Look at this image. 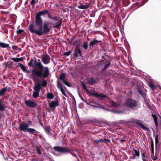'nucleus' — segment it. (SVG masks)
Listing matches in <instances>:
<instances>
[{"label":"nucleus","mask_w":161,"mask_h":161,"mask_svg":"<svg viewBox=\"0 0 161 161\" xmlns=\"http://www.w3.org/2000/svg\"><path fill=\"white\" fill-rule=\"evenodd\" d=\"M28 65L29 67L33 68L31 74L34 81L38 79H46L49 77V68L47 66H44L40 59H35L33 61V58H31Z\"/></svg>","instance_id":"2"},{"label":"nucleus","mask_w":161,"mask_h":161,"mask_svg":"<svg viewBox=\"0 0 161 161\" xmlns=\"http://www.w3.org/2000/svg\"><path fill=\"white\" fill-rule=\"evenodd\" d=\"M47 96L48 98L52 99L53 98L54 96L52 93L48 92L47 94Z\"/></svg>","instance_id":"27"},{"label":"nucleus","mask_w":161,"mask_h":161,"mask_svg":"<svg viewBox=\"0 0 161 161\" xmlns=\"http://www.w3.org/2000/svg\"><path fill=\"white\" fill-rule=\"evenodd\" d=\"M143 161H147L146 160H145V159H143Z\"/></svg>","instance_id":"64"},{"label":"nucleus","mask_w":161,"mask_h":161,"mask_svg":"<svg viewBox=\"0 0 161 161\" xmlns=\"http://www.w3.org/2000/svg\"><path fill=\"white\" fill-rule=\"evenodd\" d=\"M36 151H37V152L38 153V154H41V150L38 147H37Z\"/></svg>","instance_id":"41"},{"label":"nucleus","mask_w":161,"mask_h":161,"mask_svg":"<svg viewBox=\"0 0 161 161\" xmlns=\"http://www.w3.org/2000/svg\"><path fill=\"white\" fill-rule=\"evenodd\" d=\"M90 105L92 107H96L97 108H102L103 109L107 110L104 108L103 105H101L100 103L97 104V105H93L92 104H90Z\"/></svg>","instance_id":"23"},{"label":"nucleus","mask_w":161,"mask_h":161,"mask_svg":"<svg viewBox=\"0 0 161 161\" xmlns=\"http://www.w3.org/2000/svg\"><path fill=\"white\" fill-rule=\"evenodd\" d=\"M101 140L103 141H102V142H103L104 143H110L111 142L110 140L108 139H106L105 138H103V139H101Z\"/></svg>","instance_id":"33"},{"label":"nucleus","mask_w":161,"mask_h":161,"mask_svg":"<svg viewBox=\"0 0 161 161\" xmlns=\"http://www.w3.org/2000/svg\"><path fill=\"white\" fill-rule=\"evenodd\" d=\"M25 104L27 106L31 108H34L37 105V104L35 102L31 100H26Z\"/></svg>","instance_id":"9"},{"label":"nucleus","mask_w":161,"mask_h":161,"mask_svg":"<svg viewBox=\"0 0 161 161\" xmlns=\"http://www.w3.org/2000/svg\"><path fill=\"white\" fill-rule=\"evenodd\" d=\"M19 67L20 69H22L24 72H25L26 69L25 67L21 63H19Z\"/></svg>","instance_id":"32"},{"label":"nucleus","mask_w":161,"mask_h":161,"mask_svg":"<svg viewBox=\"0 0 161 161\" xmlns=\"http://www.w3.org/2000/svg\"><path fill=\"white\" fill-rule=\"evenodd\" d=\"M4 65H5V68H6L7 67L9 66V64H8V63H5L4 64Z\"/></svg>","instance_id":"45"},{"label":"nucleus","mask_w":161,"mask_h":161,"mask_svg":"<svg viewBox=\"0 0 161 161\" xmlns=\"http://www.w3.org/2000/svg\"><path fill=\"white\" fill-rule=\"evenodd\" d=\"M102 44V43L101 40H97L96 38H94L91 41L89 44V46L90 47H93L94 45H100Z\"/></svg>","instance_id":"11"},{"label":"nucleus","mask_w":161,"mask_h":161,"mask_svg":"<svg viewBox=\"0 0 161 161\" xmlns=\"http://www.w3.org/2000/svg\"><path fill=\"white\" fill-rule=\"evenodd\" d=\"M152 116L154 119L155 125L156 127H158V123L157 118L155 114H152Z\"/></svg>","instance_id":"21"},{"label":"nucleus","mask_w":161,"mask_h":161,"mask_svg":"<svg viewBox=\"0 0 161 161\" xmlns=\"http://www.w3.org/2000/svg\"><path fill=\"white\" fill-rule=\"evenodd\" d=\"M155 156L154 155V154H151V158L153 160H156L157 159V157L156 156V153L155 154Z\"/></svg>","instance_id":"37"},{"label":"nucleus","mask_w":161,"mask_h":161,"mask_svg":"<svg viewBox=\"0 0 161 161\" xmlns=\"http://www.w3.org/2000/svg\"><path fill=\"white\" fill-rule=\"evenodd\" d=\"M62 93L63 94V95H64V96H65L66 97H67V96L66 93H65V92H64H64H62Z\"/></svg>","instance_id":"49"},{"label":"nucleus","mask_w":161,"mask_h":161,"mask_svg":"<svg viewBox=\"0 0 161 161\" xmlns=\"http://www.w3.org/2000/svg\"><path fill=\"white\" fill-rule=\"evenodd\" d=\"M80 40H79L78 42L76 43V47L75 48H79L80 46Z\"/></svg>","instance_id":"44"},{"label":"nucleus","mask_w":161,"mask_h":161,"mask_svg":"<svg viewBox=\"0 0 161 161\" xmlns=\"http://www.w3.org/2000/svg\"><path fill=\"white\" fill-rule=\"evenodd\" d=\"M150 140H151V143L152 142H153V139H152V137H151V138H150Z\"/></svg>","instance_id":"58"},{"label":"nucleus","mask_w":161,"mask_h":161,"mask_svg":"<svg viewBox=\"0 0 161 161\" xmlns=\"http://www.w3.org/2000/svg\"><path fill=\"white\" fill-rule=\"evenodd\" d=\"M122 1L123 4L125 7L127 6L130 3L129 0H123Z\"/></svg>","instance_id":"25"},{"label":"nucleus","mask_w":161,"mask_h":161,"mask_svg":"<svg viewBox=\"0 0 161 161\" xmlns=\"http://www.w3.org/2000/svg\"><path fill=\"white\" fill-rule=\"evenodd\" d=\"M4 60V58L3 56L2 55L0 56V61H2Z\"/></svg>","instance_id":"46"},{"label":"nucleus","mask_w":161,"mask_h":161,"mask_svg":"<svg viewBox=\"0 0 161 161\" xmlns=\"http://www.w3.org/2000/svg\"><path fill=\"white\" fill-rule=\"evenodd\" d=\"M25 31L24 30L19 29L16 31V33L18 35H19L22 34V33L24 32Z\"/></svg>","instance_id":"36"},{"label":"nucleus","mask_w":161,"mask_h":161,"mask_svg":"<svg viewBox=\"0 0 161 161\" xmlns=\"http://www.w3.org/2000/svg\"><path fill=\"white\" fill-rule=\"evenodd\" d=\"M87 83L89 85H93L96 83L95 79L93 78H88L86 79Z\"/></svg>","instance_id":"13"},{"label":"nucleus","mask_w":161,"mask_h":161,"mask_svg":"<svg viewBox=\"0 0 161 161\" xmlns=\"http://www.w3.org/2000/svg\"><path fill=\"white\" fill-rule=\"evenodd\" d=\"M27 122L30 124H31L32 123L31 121L30 120L28 121Z\"/></svg>","instance_id":"57"},{"label":"nucleus","mask_w":161,"mask_h":161,"mask_svg":"<svg viewBox=\"0 0 161 161\" xmlns=\"http://www.w3.org/2000/svg\"><path fill=\"white\" fill-rule=\"evenodd\" d=\"M58 105V101H52L49 104V107L51 108H54Z\"/></svg>","instance_id":"17"},{"label":"nucleus","mask_w":161,"mask_h":161,"mask_svg":"<svg viewBox=\"0 0 161 161\" xmlns=\"http://www.w3.org/2000/svg\"><path fill=\"white\" fill-rule=\"evenodd\" d=\"M18 47L16 46H12V48L14 50H17Z\"/></svg>","instance_id":"43"},{"label":"nucleus","mask_w":161,"mask_h":161,"mask_svg":"<svg viewBox=\"0 0 161 161\" xmlns=\"http://www.w3.org/2000/svg\"><path fill=\"white\" fill-rule=\"evenodd\" d=\"M155 147H157V145L158 143V135L157 134L155 137Z\"/></svg>","instance_id":"35"},{"label":"nucleus","mask_w":161,"mask_h":161,"mask_svg":"<svg viewBox=\"0 0 161 161\" xmlns=\"http://www.w3.org/2000/svg\"><path fill=\"white\" fill-rule=\"evenodd\" d=\"M42 80L41 83H40V86L43 87H45L47 85V81L46 80H45V79H41Z\"/></svg>","instance_id":"18"},{"label":"nucleus","mask_w":161,"mask_h":161,"mask_svg":"<svg viewBox=\"0 0 161 161\" xmlns=\"http://www.w3.org/2000/svg\"><path fill=\"white\" fill-rule=\"evenodd\" d=\"M71 154L74 156L75 157L76 156V155L75 154H73L71 153Z\"/></svg>","instance_id":"60"},{"label":"nucleus","mask_w":161,"mask_h":161,"mask_svg":"<svg viewBox=\"0 0 161 161\" xmlns=\"http://www.w3.org/2000/svg\"><path fill=\"white\" fill-rule=\"evenodd\" d=\"M41 58L42 62L45 64H47L50 62V57L47 54L42 55Z\"/></svg>","instance_id":"8"},{"label":"nucleus","mask_w":161,"mask_h":161,"mask_svg":"<svg viewBox=\"0 0 161 161\" xmlns=\"http://www.w3.org/2000/svg\"><path fill=\"white\" fill-rule=\"evenodd\" d=\"M45 130L47 131V134L49 132H50L51 130V127L50 126L46 127L45 129Z\"/></svg>","instance_id":"39"},{"label":"nucleus","mask_w":161,"mask_h":161,"mask_svg":"<svg viewBox=\"0 0 161 161\" xmlns=\"http://www.w3.org/2000/svg\"><path fill=\"white\" fill-rule=\"evenodd\" d=\"M11 59L15 62H19L20 61H21L23 60V58L22 57H21L20 58H11Z\"/></svg>","instance_id":"22"},{"label":"nucleus","mask_w":161,"mask_h":161,"mask_svg":"<svg viewBox=\"0 0 161 161\" xmlns=\"http://www.w3.org/2000/svg\"><path fill=\"white\" fill-rule=\"evenodd\" d=\"M148 85L151 89L153 90H154L156 88V86L154 84L153 82L151 80L149 81L148 83Z\"/></svg>","instance_id":"16"},{"label":"nucleus","mask_w":161,"mask_h":161,"mask_svg":"<svg viewBox=\"0 0 161 161\" xmlns=\"http://www.w3.org/2000/svg\"><path fill=\"white\" fill-rule=\"evenodd\" d=\"M101 139L95 140L94 141V142L95 144H98L99 143L103 141Z\"/></svg>","instance_id":"38"},{"label":"nucleus","mask_w":161,"mask_h":161,"mask_svg":"<svg viewBox=\"0 0 161 161\" xmlns=\"http://www.w3.org/2000/svg\"><path fill=\"white\" fill-rule=\"evenodd\" d=\"M9 46L8 44L5 43L3 42H0V47L3 48L8 47Z\"/></svg>","instance_id":"24"},{"label":"nucleus","mask_w":161,"mask_h":161,"mask_svg":"<svg viewBox=\"0 0 161 161\" xmlns=\"http://www.w3.org/2000/svg\"><path fill=\"white\" fill-rule=\"evenodd\" d=\"M41 89V86H40V83L39 82H38L35 84L34 87V90L35 91L40 92Z\"/></svg>","instance_id":"15"},{"label":"nucleus","mask_w":161,"mask_h":161,"mask_svg":"<svg viewBox=\"0 0 161 161\" xmlns=\"http://www.w3.org/2000/svg\"><path fill=\"white\" fill-rule=\"evenodd\" d=\"M39 137L41 138H42V136L41 135L39 136Z\"/></svg>","instance_id":"63"},{"label":"nucleus","mask_w":161,"mask_h":161,"mask_svg":"<svg viewBox=\"0 0 161 161\" xmlns=\"http://www.w3.org/2000/svg\"><path fill=\"white\" fill-rule=\"evenodd\" d=\"M48 134H50L51 136H53V134L52 133L51 131L50 132H49L48 133H47Z\"/></svg>","instance_id":"54"},{"label":"nucleus","mask_w":161,"mask_h":161,"mask_svg":"<svg viewBox=\"0 0 161 161\" xmlns=\"http://www.w3.org/2000/svg\"><path fill=\"white\" fill-rule=\"evenodd\" d=\"M119 141L121 142L122 143H123V142H126V141L125 140H123V139H120V140H119Z\"/></svg>","instance_id":"51"},{"label":"nucleus","mask_w":161,"mask_h":161,"mask_svg":"<svg viewBox=\"0 0 161 161\" xmlns=\"http://www.w3.org/2000/svg\"><path fill=\"white\" fill-rule=\"evenodd\" d=\"M88 45L87 42H83V45H82L83 47L85 49H86L88 48Z\"/></svg>","instance_id":"34"},{"label":"nucleus","mask_w":161,"mask_h":161,"mask_svg":"<svg viewBox=\"0 0 161 161\" xmlns=\"http://www.w3.org/2000/svg\"><path fill=\"white\" fill-rule=\"evenodd\" d=\"M133 151H134V152L135 153V154L134 155L133 154V155L134 156V158L133 159H135V156H139L140 153H139V150L137 151L136 150L133 149Z\"/></svg>","instance_id":"28"},{"label":"nucleus","mask_w":161,"mask_h":161,"mask_svg":"<svg viewBox=\"0 0 161 161\" xmlns=\"http://www.w3.org/2000/svg\"><path fill=\"white\" fill-rule=\"evenodd\" d=\"M125 105L127 107L132 109L137 106V103L135 100L129 98L125 101Z\"/></svg>","instance_id":"4"},{"label":"nucleus","mask_w":161,"mask_h":161,"mask_svg":"<svg viewBox=\"0 0 161 161\" xmlns=\"http://www.w3.org/2000/svg\"><path fill=\"white\" fill-rule=\"evenodd\" d=\"M111 105L114 107H117L119 106V105L116 102L113 101H112L111 102Z\"/></svg>","instance_id":"30"},{"label":"nucleus","mask_w":161,"mask_h":161,"mask_svg":"<svg viewBox=\"0 0 161 161\" xmlns=\"http://www.w3.org/2000/svg\"><path fill=\"white\" fill-rule=\"evenodd\" d=\"M145 1H143L142 2V4L141 5H140V6H138L137 8H138L139 7H141V6L143 5L144 4H145Z\"/></svg>","instance_id":"50"},{"label":"nucleus","mask_w":161,"mask_h":161,"mask_svg":"<svg viewBox=\"0 0 161 161\" xmlns=\"http://www.w3.org/2000/svg\"><path fill=\"white\" fill-rule=\"evenodd\" d=\"M53 149L56 152L64 153H70L72 150L65 147L55 146L53 147Z\"/></svg>","instance_id":"5"},{"label":"nucleus","mask_w":161,"mask_h":161,"mask_svg":"<svg viewBox=\"0 0 161 161\" xmlns=\"http://www.w3.org/2000/svg\"><path fill=\"white\" fill-rule=\"evenodd\" d=\"M138 121H140L136 119H133L129 121L128 123L130 124L136 123L137 126L143 130H149L148 128L145 127L142 123L139 122Z\"/></svg>","instance_id":"6"},{"label":"nucleus","mask_w":161,"mask_h":161,"mask_svg":"<svg viewBox=\"0 0 161 161\" xmlns=\"http://www.w3.org/2000/svg\"><path fill=\"white\" fill-rule=\"evenodd\" d=\"M80 98L84 102H86L85 101V100H84V99H83V97H80Z\"/></svg>","instance_id":"55"},{"label":"nucleus","mask_w":161,"mask_h":161,"mask_svg":"<svg viewBox=\"0 0 161 161\" xmlns=\"http://www.w3.org/2000/svg\"><path fill=\"white\" fill-rule=\"evenodd\" d=\"M27 132H29V133L31 134H34L35 132H38L34 129L30 128H28Z\"/></svg>","instance_id":"20"},{"label":"nucleus","mask_w":161,"mask_h":161,"mask_svg":"<svg viewBox=\"0 0 161 161\" xmlns=\"http://www.w3.org/2000/svg\"><path fill=\"white\" fill-rule=\"evenodd\" d=\"M38 2V0H37V1L36 2V0H32L30 4L28 6L30 7L31 5L33 6V7H34L35 6V3L36 2L37 3Z\"/></svg>","instance_id":"31"},{"label":"nucleus","mask_w":161,"mask_h":161,"mask_svg":"<svg viewBox=\"0 0 161 161\" xmlns=\"http://www.w3.org/2000/svg\"><path fill=\"white\" fill-rule=\"evenodd\" d=\"M151 154H154V148H151Z\"/></svg>","instance_id":"47"},{"label":"nucleus","mask_w":161,"mask_h":161,"mask_svg":"<svg viewBox=\"0 0 161 161\" xmlns=\"http://www.w3.org/2000/svg\"><path fill=\"white\" fill-rule=\"evenodd\" d=\"M24 72H25L27 74H29L30 73V70H27L26 69V70H25V71Z\"/></svg>","instance_id":"48"},{"label":"nucleus","mask_w":161,"mask_h":161,"mask_svg":"<svg viewBox=\"0 0 161 161\" xmlns=\"http://www.w3.org/2000/svg\"><path fill=\"white\" fill-rule=\"evenodd\" d=\"M82 51L80 48H75L74 49V57L77 58L79 57L81 58L82 57Z\"/></svg>","instance_id":"12"},{"label":"nucleus","mask_w":161,"mask_h":161,"mask_svg":"<svg viewBox=\"0 0 161 161\" xmlns=\"http://www.w3.org/2000/svg\"><path fill=\"white\" fill-rule=\"evenodd\" d=\"M71 51H69L68 52L65 53H64V55L66 56H68L71 54Z\"/></svg>","instance_id":"40"},{"label":"nucleus","mask_w":161,"mask_h":161,"mask_svg":"<svg viewBox=\"0 0 161 161\" xmlns=\"http://www.w3.org/2000/svg\"><path fill=\"white\" fill-rule=\"evenodd\" d=\"M39 92L35 91L32 94V97L34 98L38 97L39 96Z\"/></svg>","instance_id":"26"},{"label":"nucleus","mask_w":161,"mask_h":161,"mask_svg":"<svg viewBox=\"0 0 161 161\" xmlns=\"http://www.w3.org/2000/svg\"><path fill=\"white\" fill-rule=\"evenodd\" d=\"M57 87L62 92L64 91L62 84L58 81H57Z\"/></svg>","instance_id":"19"},{"label":"nucleus","mask_w":161,"mask_h":161,"mask_svg":"<svg viewBox=\"0 0 161 161\" xmlns=\"http://www.w3.org/2000/svg\"><path fill=\"white\" fill-rule=\"evenodd\" d=\"M78 40H77L75 42V44L76 43V42H78Z\"/></svg>","instance_id":"62"},{"label":"nucleus","mask_w":161,"mask_h":161,"mask_svg":"<svg viewBox=\"0 0 161 161\" xmlns=\"http://www.w3.org/2000/svg\"><path fill=\"white\" fill-rule=\"evenodd\" d=\"M14 63L13 62H11L10 63V64H9V66H12L13 64Z\"/></svg>","instance_id":"53"},{"label":"nucleus","mask_w":161,"mask_h":161,"mask_svg":"<svg viewBox=\"0 0 161 161\" xmlns=\"http://www.w3.org/2000/svg\"><path fill=\"white\" fill-rule=\"evenodd\" d=\"M90 6V5L89 3H86V4L84 5L80 3L78 7L79 9H86L89 8Z\"/></svg>","instance_id":"14"},{"label":"nucleus","mask_w":161,"mask_h":161,"mask_svg":"<svg viewBox=\"0 0 161 161\" xmlns=\"http://www.w3.org/2000/svg\"><path fill=\"white\" fill-rule=\"evenodd\" d=\"M66 77V73H62L59 76V79L62 80L63 82L66 86L68 87H71L70 84L64 80Z\"/></svg>","instance_id":"10"},{"label":"nucleus","mask_w":161,"mask_h":161,"mask_svg":"<svg viewBox=\"0 0 161 161\" xmlns=\"http://www.w3.org/2000/svg\"><path fill=\"white\" fill-rule=\"evenodd\" d=\"M92 103H94L95 104H97V103L96 102H91Z\"/></svg>","instance_id":"61"},{"label":"nucleus","mask_w":161,"mask_h":161,"mask_svg":"<svg viewBox=\"0 0 161 161\" xmlns=\"http://www.w3.org/2000/svg\"><path fill=\"white\" fill-rule=\"evenodd\" d=\"M138 5V2H136L135 4H134V5Z\"/></svg>","instance_id":"59"},{"label":"nucleus","mask_w":161,"mask_h":161,"mask_svg":"<svg viewBox=\"0 0 161 161\" xmlns=\"http://www.w3.org/2000/svg\"><path fill=\"white\" fill-rule=\"evenodd\" d=\"M29 125L25 122H23L19 125V129L21 131L25 132H27L29 128Z\"/></svg>","instance_id":"7"},{"label":"nucleus","mask_w":161,"mask_h":161,"mask_svg":"<svg viewBox=\"0 0 161 161\" xmlns=\"http://www.w3.org/2000/svg\"><path fill=\"white\" fill-rule=\"evenodd\" d=\"M105 63H107V64L105 65L104 67L103 68V71L106 69L110 64V62L109 61H106Z\"/></svg>","instance_id":"29"},{"label":"nucleus","mask_w":161,"mask_h":161,"mask_svg":"<svg viewBox=\"0 0 161 161\" xmlns=\"http://www.w3.org/2000/svg\"><path fill=\"white\" fill-rule=\"evenodd\" d=\"M151 148H154V143L151 142Z\"/></svg>","instance_id":"52"},{"label":"nucleus","mask_w":161,"mask_h":161,"mask_svg":"<svg viewBox=\"0 0 161 161\" xmlns=\"http://www.w3.org/2000/svg\"><path fill=\"white\" fill-rule=\"evenodd\" d=\"M81 83L82 85L83 88L86 91V93L89 96H94L96 97H102L103 98L107 97V95L101 94H98L97 93H92L89 91L86 88L85 84L82 81H81Z\"/></svg>","instance_id":"3"},{"label":"nucleus","mask_w":161,"mask_h":161,"mask_svg":"<svg viewBox=\"0 0 161 161\" xmlns=\"http://www.w3.org/2000/svg\"><path fill=\"white\" fill-rule=\"evenodd\" d=\"M138 93L141 95H142V96H143V94L142 93V90H138Z\"/></svg>","instance_id":"42"},{"label":"nucleus","mask_w":161,"mask_h":161,"mask_svg":"<svg viewBox=\"0 0 161 161\" xmlns=\"http://www.w3.org/2000/svg\"><path fill=\"white\" fill-rule=\"evenodd\" d=\"M62 19L56 16H52L48 10L37 12L34 24H31L28 30L32 34L38 36L44 35L53 28L58 29L62 24Z\"/></svg>","instance_id":"1"},{"label":"nucleus","mask_w":161,"mask_h":161,"mask_svg":"<svg viewBox=\"0 0 161 161\" xmlns=\"http://www.w3.org/2000/svg\"><path fill=\"white\" fill-rule=\"evenodd\" d=\"M142 156L143 157H145V153H142Z\"/></svg>","instance_id":"56"}]
</instances>
